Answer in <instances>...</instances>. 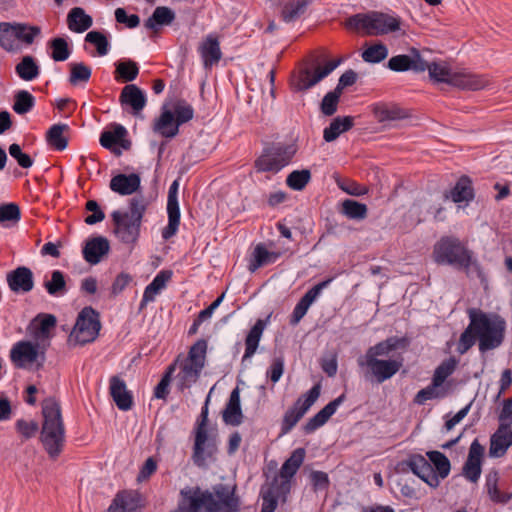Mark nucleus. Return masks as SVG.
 <instances>
[{"label": "nucleus", "mask_w": 512, "mask_h": 512, "mask_svg": "<svg viewBox=\"0 0 512 512\" xmlns=\"http://www.w3.org/2000/svg\"><path fill=\"white\" fill-rule=\"evenodd\" d=\"M69 125L64 123H58L52 125L46 132V141L49 146L57 151H63L68 146V138L63 135L66 131H69Z\"/></svg>", "instance_id": "nucleus-43"}, {"label": "nucleus", "mask_w": 512, "mask_h": 512, "mask_svg": "<svg viewBox=\"0 0 512 512\" xmlns=\"http://www.w3.org/2000/svg\"><path fill=\"white\" fill-rule=\"evenodd\" d=\"M68 67L70 71L68 81L72 86H79L90 80L92 68L84 62H71Z\"/></svg>", "instance_id": "nucleus-48"}, {"label": "nucleus", "mask_w": 512, "mask_h": 512, "mask_svg": "<svg viewBox=\"0 0 512 512\" xmlns=\"http://www.w3.org/2000/svg\"><path fill=\"white\" fill-rule=\"evenodd\" d=\"M388 53V47L382 42H377L365 48L361 57L367 63L378 64L387 58Z\"/></svg>", "instance_id": "nucleus-56"}, {"label": "nucleus", "mask_w": 512, "mask_h": 512, "mask_svg": "<svg viewBox=\"0 0 512 512\" xmlns=\"http://www.w3.org/2000/svg\"><path fill=\"white\" fill-rule=\"evenodd\" d=\"M458 360L450 357L444 360L435 370L432 381L434 386H441L444 381L455 371Z\"/></svg>", "instance_id": "nucleus-59"}, {"label": "nucleus", "mask_w": 512, "mask_h": 512, "mask_svg": "<svg viewBox=\"0 0 512 512\" xmlns=\"http://www.w3.org/2000/svg\"><path fill=\"white\" fill-rule=\"evenodd\" d=\"M127 135L128 131L123 125L113 123L109 129L102 131L99 142L103 148L110 150L116 156H120L122 154L120 148L124 150L131 149L132 142L127 139Z\"/></svg>", "instance_id": "nucleus-12"}, {"label": "nucleus", "mask_w": 512, "mask_h": 512, "mask_svg": "<svg viewBox=\"0 0 512 512\" xmlns=\"http://www.w3.org/2000/svg\"><path fill=\"white\" fill-rule=\"evenodd\" d=\"M141 506V495L137 491H119L106 512H136Z\"/></svg>", "instance_id": "nucleus-23"}, {"label": "nucleus", "mask_w": 512, "mask_h": 512, "mask_svg": "<svg viewBox=\"0 0 512 512\" xmlns=\"http://www.w3.org/2000/svg\"><path fill=\"white\" fill-rule=\"evenodd\" d=\"M222 416L226 424L238 426L242 423L243 414L240 405L239 389L237 387L231 392Z\"/></svg>", "instance_id": "nucleus-36"}, {"label": "nucleus", "mask_w": 512, "mask_h": 512, "mask_svg": "<svg viewBox=\"0 0 512 512\" xmlns=\"http://www.w3.org/2000/svg\"><path fill=\"white\" fill-rule=\"evenodd\" d=\"M268 322H255L245 339L244 358H250L257 350L261 336Z\"/></svg>", "instance_id": "nucleus-54"}, {"label": "nucleus", "mask_w": 512, "mask_h": 512, "mask_svg": "<svg viewBox=\"0 0 512 512\" xmlns=\"http://www.w3.org/2000/svg\"><path fill=\"white\" fill-rule=\"evenodd\" d=\"M35 97L27 90H19L14 94L12 109L18 115L29 113L35 106Z\"/></svg>", "instance_id": "nucleus-53"}, {"label": "nucleus", "mask_w": 512, "mask_h": 512, "mask_svg": "<svg viewBox=\"0 0 512 512\" xmlns=\"http://www.w3.org/2000/svg\"><path fill=\"white\" fill-rule=\"evenodd\" d=\"M433 260L438 265L451 266L462 271L468 278L474 275L481 284L487 282L483 268L474 252L456 236H442L433 247Z\"/></svg>", "instance_id": "nucleus-2"}, {"label": "nucleus", "mask_w": 512, "mask_h": 512, "mask_svg": "<svg viewBox=\"0 0 512 512\" xmlns=\"http://www.w3.org/2000/svg\"><path fill=\"white\" fill-rule=\"evenodd\" d=\"M313 0H288L281 11L282 20L286 23L294 22L307 11Z\"/></svg>", "instance_id": "nucleus-42"}, {"label": "nucleus", "mask_w": 512, "mask_h": 512, "mask_svg": "<svg viewBox=\"0 0 512 512\" xmlns=\"http://www.w3.org/2000/svg\"><path fill=\"white\" fill-rule=\"evenodd\" d=\"M366 364L375 376L378 383H382L394 376L402 366V361L396 359L380 360L378 358L366 359Z\"/></svg>", "instance_id": "nucleus-25"}, {"label": "nucleus", "mask_w": 512, "mask_h": 512, "mask_svg": "<svg viewBox=\"0 0 512 512\" xmlns=\"http://www.w3.org/2000/svg\"><path fill=\"white\" fill-rule=\"evenodd\" d=\"M194 117V109L185 100L175 103L173 111L166 105L161 108L160 116L155 119L153 130L165 138H174L179 133V127Z\"/></svg>", "instance_id": "nucleus-8"}, {"label": "nucleus", "mask_w": 512, "mask_h": 512, "mask_svg": "<svg viewBox=\"0 0 512 512\" xmlns=\"http://www.w3.org/2000/svg\"><path fill=\"white\" fill-rule=\"evenodd\" d=\"M409 346V340L406 337H389L384 341L370 347L366 352V359L377 358L379 356H389L391 352L406 349Z\"/></svg>", "instance_id": "nucleus-30"}, {"label": "nucleus", "mask_w": 512, "mask_h": 512, "mask_svg": "<svg viewBox=\"0 0 512 512\" xmlns=\"http://www.w3.org/2000/svg\"><path fill=\"white\" fill-rule=\"evenodd\" d=\"M41 33L40 26L21 22L16 23L15 39L26 45H32L35 39L41 36Z\"/></svg>", "instance_id": "nucleus-55"}, {"label": "nucleus", "mask_w": 512, "mask_h": 512, "mask_svg": "<svg viewBox=\"0 0 512 512\" xmlns=\"http://www.w3.org/2000/svg\"><path fill=\"white\" fill-rule=\"evenodd\" d=\"M339 212L348 219L361 221L367 217L368 207L354 199H345L341 202Z\"/></svg>", "instance_id": "nucleus-46"}, {"label": "nucleus", "mask_w": 512, "mask_h": 512, "mask_svg": "<svg viewBox=\"0 0 512 512\" xmlns=\"http://www.w3.org/2000/svg\"><path fill=\"white\" fill-rule=\"evenodd\" d=\"M305 455L306 451L302 447L295 449L291 453L280 469V477L283 479L281 482L290 484V479L297 473L305 459Z\"/></svg>", "instance_id": "nucleus-41"}, {"label": "nucleus", "mask_w": 512, "mask_h": 512, "mask_svg": "<svg viewBox=\"0 0 512 512\" xmlns=\"http://www.w3.org/2000/svg\"><path fill=\"white\" fill-rule=\"evenodd\" d=\"M312 174L309 169L293 170L286 178V185L294 191H302L311 181Z\"/></svg>", "instance_id": "nucleus-58"}, {"label": "nucleus", "mask_w": 512, "mask_h": 512, "mask_svg": "<svg viewBox=\"0 0 512 512\" xmlns=\"http://www.w3.org/2000/svg\"><path fill=\"white\" fill-rule=\"evenodd\" d=\"M101 329V322H75L68 337L73 345H85L94 341Z\"/></svg>", "instance_id": "nucleus-21"}, {"label": "nucleus", "mask_w": 512, "mask_h": 512, "mask_svg": "<svg viewBox=\"0 0 512 512\" xmlns=\"http://www.w3.org/2000/svg\"><path fill=\"white\" fill-rule=\"evenodd\" d=\"M20 206L15 202L0 204V224L3 227H11L21 220Z\"/></svg>", "instance_id": "nucleus-52"}, {"label": "nucleus", "mask_w": 512, "mask_h": 512, "mask_svg": "<svg viewBox=\"0 0 512 512\" xmlns=\"http://www.w3.org/2000/svg\"><path fill=\"white\" fill-rule=\"evenodd\" d=\"M386 66L394 72H407L411 70L420 73L426 71L427 61L423 59L417 48L412 47L409 50V54H399L391 57Z\"/></svg>", "instance_id": "nucleus-13"}, {"label": "nucleus", "mask_w": 512, "mask_h": 512, "mask_svg": "<svg viewBox=\"0 0 512 512\" xmlns=\"http://www.w3.org/2000/svg\"><path fill=\"white\" fill-rule=\"evenodd\" d=\"M289 492L290 484L287 482H279L278 478L275 477L266 490H261V512H274L278 505V498L283 497L285 501L286 495Z\"/></svg>", "instance_id": "nucleus-17"}, {"label": "nucleus", "mask_w": 512, "mask_h": 512, "mask_svg": "<svg viewBox=\"0 0 512 512\" xmlns=\"http://www.w3.org/2000/svg\"><path fill=\"white\" fill-rule=\"evenodd\" d=\"M354 126L352 116H337L323 131V138L330 143L335 141L341 133L349 131Z\"/></svg>", "instance_id": "nucleus-38"}, {"label": "nucleus", "mask_w": 512, "mask_h": 512, "mask_svg": "<svg viewBox=\"0 0 512 512\" xmlns=\"http://www.w3.org/2000/svg\"><path fill=\"white\" fill-rule=\"evenodd\" d=\"M484 487L489 499L495 504L506 505L512 498V492L502 489L497 469H491L486 474Z\"/></svg>", "instance_id": "nucleus-20"}, {"label": "nucleus", "mask_w": 512, "mask_h": 512, "mask_svg": "<svg viewBox=\"0 0 512 512\" xmlns=\"http://www.w3.org/2000/svg\"><path fill=\"white\" fill-rule=\"evenodd\" d=\"M208 402L209 396L207 397L206 403L201 410L200 419L197 422L195 430L192 460L198 467L205 466L206 459L212 457L213 454L217 451L215 438L208 436Z\"/></svg>", "instance_id": "nucleus-10"}, {"label": "nucleus", "mask_w": 512, "mask_h": 512, "mask_svg": "<svg viewBox=\"0 0 512 512\" xmlns=\"http://www.w3.org/2000/svg\"><path fill=\"white\" fill-rule=\"evenodd\" d=\"M512 446V430L507 424H499L498 429L490 438L489 455L503 457L508 448Z\"/></svg>", "instance_id": "nucleus-26"}, {"label": "nucleus", "mask_w": 512, "mask_h": 512, "mask_svg": "<svg viewBox=\"0 0 512 512\" xmlns=\"http://www.w3.org/2000/svg\"><path fill=\"white\" fill-rule=\"evenodd\" d=\"M338 187L351 196H363L368 193V187L350 179L337 180Z\"/></svg>", "instance_id": "nucleus-64"}, {"label": "nucleus", "mask_w": 512, "mask_h": 512, "mask_svg": "<svg viewBox=\"0 0 512 512\" xmlns=\"http://www.w3.org/2000/svg\"><path fill=\"white\" fill-rule=\"evenodd\" d=\"M44 287L48 294L58 296L66 292L65 275L60 270H53L51 280L44 283Z\"/></svg>", "instance_id": "nucleus-60"}, {"label": "nucleus", "mask_w": 512, "mask_h": 512, "mask_svg": "<svg viewBox=\"0 0 512 512\" xmlns=\"http://www.w3.org/2000/svg\"><path fill=\"white\" fill-rule=\"evenodd\" d=\"M15 72L20 79L24 81H32L39 76L40 67L33 56L25 55L15 66Z\"/></svg>", "instance_id": "nucleus-44"}, {"label": "nucleus", "mask_w": 512, "mask_h": 512, "mask_svg": "<svg viewBox=\"0 0 512 512\" xmlns=\"http://www.w3.org/2000/svg\"><path fill=\"white\" fill-rule=\"evenodd\" d=\"M487 81L480 75L472 73H457L454 76L453 86L462 90L476 91L486 87Z\"/></svg>", "instance_id": "nucleus-45"}, {"label": "nucleus", "mask_w": 512, "mask_h": 512, "mask_svg": "<svg viewBox=\"0 0 512 512\" xmlns=\"http://www.w3.org/2000/svg\"><path fill=\"white\" fill-rule=\"evenodd\" d=\"M51 50L50 57L55 62H64L71 55V48L66 37H54L48 42Z\"/></svg>", "instance_id": "nucleus-49"}, {"label": "nucleus", "mask_w": 512, "mask_h": 512, "mask_svg": "<svg viewBox=\"0 0 512 512\" xmlns=\"http://www.w3.org/2000/svg\"><path fill=\"white\" fill-rule=\"evenodd\" d=\"M478 324H491V322H469L468 327L460 335L457 351L465 354L478 340Z\"/></svg>", "instance_id": "nucleus-51"}, {"label": "nucleus", "mask_w": 512, "mask_h": 512, "mask_svg": "<svg viewBox=\"0 0 512 512\" xmlns=\"http://www.w3.org/2000/svg\"><path fill=\"white\" fill-rule=\"evenodd\" d=\"M446 198L451 197L455 203L470 202L474 199L475 193L472 180L467 175H462L456 182L455 186L450 190L449 195L445 194Z\"/></svg>", "instance_id": "nucleus-34"}, {"label": "nucleus", "mask_w": 512, "mask_h": 512, "mask_svg": "<svg viewBox=\"0 0 512 512\" xmlns=\"http://www.w3.org/2000/svg\"><path fill=\"white\" fill-rule=\"evenodd\" d=\"M85 42L95 46L99 56L107 55L111 48L108 36L103 31H89L85 36Z\"/></svg>", "instance_id": "nucleus-57"}, {"label": "nucleus", "mask_w": 512, "mask_h": 512, "mask_svg": "<svg viewBox=\"0 0 512 512\" xmlns=\"http://www.w3.org/2000/svg\"><path fill=\"white\" fill-rule=\"evenodd\" d=\"M109 188L121 196H128L138 192L141 188V177L138 173H119L113 176Z\"/></svg>", "instance_id": "nucleus-19"}, {"label": "nucleus", "mask_w": 512, "mask_h": 512, "mask_svg": "<svg viewBox=\"0 0 512 512\" xmlns=\"http://www.w3.org/2000/svg\"><path fill=\"white\" fill-rule=\"evenodd\" d=\"M429 77L433 83H445L453 86L454 76L456 72H452L447 66L438 64L436 62H427V68Z\"/></svg>", "instance_id": "nucleus-47"}, {"label": "nucleus", "mask_w": 512, "mask_h": 512, "mask_svg": "<svg viewBox=\"0 0 512 512\" xmlns=\"http://www.w3.org/2000/svg\"><path fill=\"white\" fill-rule=\"evenodd\" d=\"M119 100L122 105L131 107L134 116L139 115L147 103L145 93L135 84L126 85L121 91Z\"/></svg>", "instance_id": "nucleus-28"}, {"label": "nucleus", "mask_w": 512, "mask_h": 512, "mask_svg": "<svg viewBox=\"0 0 512 512\" xmlns=\"http://www.w3.org/2000/svg\"><path fill=\"white\" fill-rule=\"evenodd\" d=\"M42 425L39 440L50 459L56 460L66 443V429L60 402L47 397L41 402Z\"/></svg>", "instance_id": "nucleus-3"}, {"label": "nucleus", "mask_w": 512, "mask_h": 512, "mask_svg": "<svg viewBox=\"0 0 512 512\" xmlns=\"http://www.w3.org/2000/svg\"><path fill=\"white\" fill-rule=\"evenodd\" d=\"M37 357V346L28 341L16 343L10 351L11 361L16 368H25L26 364L35 362Z\"/></svg>", "instance_id": "nucleus-29"}, {"label": "nucleus", "mask_w": 512, "mask_h": 512, "mask_svg": "<svg viewBox=\"0 0 512 512\" xmlns=\"http://www.w3.org/2000/svg\"><path fill=\"white\" fill-rule=\"evenodd\" d=\"M330 279L319 282L310 288L296 304L290 320H301L307 313L309 307L320 295L321 291L328 285Z\"/></svg>", "instance_id": "nucleus-32"}, {"label": "nucleus", "mask_w": 512, "mask_h": 512, "mask_svg": "<svg viewBox=\"0 0 512 512\" xmlns=\"http://www.w3.org/2000/svg\"><path fill=\"white\" fill-rule=\"evenodd\" d=\"M109 240L101 235L88 238L82 246V256L90 265L99 264L110 252Z\"/></svg>", "instance_id": "nucleus-16"}, {"label": "nucleus", "mask_w": 512, "mask_h": 512, "mask_svg": "<svg viewBox=\"0 0 512 512\" xmlns=\"http://www.w3.org/2000/svg\"><path fill=\"white\" fill-rule=\"evenodd\" d=\"M400 18L389 14L371 11L368 13H357L346 20L348 29L363 30L366 35L378 36L400 30Z\"/></svg>", "instance_id": "nucleus-6"}, {"label": "nucleus", "mask_w": 512, "mask_h": 512, "mask_svg": "<svg viewBox=\"0 0 512 512\" xmlns=\"http://www.w3.org/2000/svg\"><path fill=\"white\" fill-rule=\"evenodd\" d=\"M199 52L205 68H210L214 64H217L222 56L218 39L211 35L202 42L199 47Z\"/></svg>", "instance_id": "nucleus-35"}, {"label": "nucleus", "mask_w": 512, "mask_h": 512, "mask_svg": "<svg viewBox=\"0 0 512 512\" xmlns=\"http://www.w3.org/2000/svg\"><path fill=\"white\" fill-rule=\"evenodd\" d=\"M505 323L491 322V324H478V346L481 353L496 349L503 343Z\"/></svg>", "instance_id": "nucleus-15"}, {"label": "nucleus", "mask_w": 512, "mask_h": 512, "mask_svg": "<svg viewBox=\"0 0 512 512\" xmlns=\"http://www.w3.org/2000/svg\"><path fill=\"white\" fill-rule=\"evenodd\" d=\"M93 24V19L82 7L72 8L67 15L68 28L75 33L87 31Z\"/></svg>", "instance_id": "nucleus-39"}, {"label": "nucleus", "mask_w": 512, "mask_h": 512, "mask_svg": "<svg viewBox=\"0 0 512 512\" xmlns=\"http://www.w3.org/2000/svg\"><path fill=\"white\" fill-rule=\"evenodd\" d=\"M16 23L0 22V46L9 52L14 50Z\"/></svg>", "instance_id": "nucleus-61"}, {"label": "nucleus", "mask_w": 512, "mask_h": 512, "mask_svg": "<svg viewBox=\"0 0 512 512\" xmlns=\"http://www.w3.org/2000/svg\"><path fill=\"white\" fill-rule=\"evenodd\" d=\"M175 363L168 366L165 374L162 376L159 383L156 385L154 389V396L157 399L165 400L169 394V384L171 381V377L173 372L175 371Z\"/></svg>", "instance_id": "nucleus-62"}, {"label": "nucleus", "mask_w": 512, "mask_h": 512, "mask_svg": "<svg viewBox=\"0 0 512 512\" xmlns=\"http://www.w3.org/2000/svg\"><path fill=\"white\" fill-rule=\"evenodd\" d=\"M10 290L14 293H28L34 288V275L30 268L19 266L7 273L6 277Z\"/></svg>", "instance_id": "nucleus-18"}, {"label": "nucleus", "mask_w": 512, "mask_h": 512, "mask_svg": "<svg viewBox=\"0 0 512 512\" xmlns=\"http://www.w3.org/2000/svg\"><path fill=\"white\" fill-rule=\"evenodd\" d=\"M426 456L428 459L421 454H410L402 462V465L407 466L429 487L436 489L440 485V480L448 477L451 463L448 457L440 451H428Z\"/></svg>", "instance_id": "nucleus-4"}, {"label": "nucleus", "mask_w": 512, "mask_h": 512, "mask_svg": "<svg viewBox=\"0 0 512 512\" xmlns=\"http://www.w3.org/2000/svg\"><path fill=\"white\" fill-rule=\"evenodd\" d=\"M297 145L294 143L272 142L266 145L260 156L254 161V168L258 173H278L289 165L297 153Z\"/></svg>", "instance_id": "nucleus-7"}, {"label": "nucleus", "mask_w": 512, "mask_h": 512, "mask_svg": "<svg viewBox=\"0 0 512 512\" xmlns=\"http://www.w3.org/2000/svg\"><path fill=\"white\" fill-rule=\"evenodd\" d=\"M343 57L330 60L324 66L312 68L308 60L302 61V67L292 72L289 80L290 88L294 93L306 92L323 79L328 77L339 65L344 62Z\"/></svg>", "instance_id": "nucleus-9"}, {"label": "nucleus", "mask_w": 512, "mask_h": 512, "mask_svg": "<svg viewBox=\"0 0 512 512\" xmlns=\"http://www.w3.org/2000/svg\"><path fill=\"white\" fill-rule=\"evenodd\" d=\"M346 400L345 393L330 401L318 413L310 418L303 426L305 434H311L321 426H323L329 418L336 412L337 408Z\"/></svg>", "instance_id": "nucleus-22"}, {"label": "nucleus", "mask_w": 512, "mask_h": 512, "mask_svg": "<svg viewBox=\"0 0 512 512\" xmlns=\"http://www.w3.org/2000/svg\"><path fill=\"white\" fill-rule=\"evenodd\" d=\"M148 203L140 197L129 200V211L115 210L111 213L114 225V233L124 244H134L140 237L142 220L147 210Z\"/></svg>", "instance_id": "nucleus-5"}, {"label": "nucleus", "mask_w": 512, "mask_h": 512, "mask_svg": "<svg viewBox=\"0 0 512 512\" xmlns=\"http://www.w3.org/2000/svg\"><path fill=\"white\" fill-rule=\"evenodd\" d=\"M372 112L374 117L380 123L399 121L410 116L409 110L404 109L395 103H376L372 107Z\"/></svg>", "instance_id": "nucleus-27"}, {"label": "nucleus", "mask_w": 512, "mask_h": 512, "mask_svg": "<svg viewBox=\"0 0 512 512\" xmlns=\"http://www.w3.org/2000/svg\"><path fill=\"white\" fill-rule=\"evenodd\" d=\"M281 256L280 251H269L263 243H259L253 250L248 270L253 273L263 266L275 263Z\"/></svg>", "instance_id": "nucleus-31"}, {"label": "nucleus", "mask_w": 512, "mask_h": 512, "mask_svg": "<svg viewBox=\"0 0 512 512\" xmlns=\"http://www.w3.org/2000/svg\"><path fill=\"white\" fill-rule=\"evenodd\" d=\"M173 271L169 269L161 270L153 280L146 286L140 303L142 308L146 303L154 301L157 294L166 287L167 282L172 278Z\"/></svg>", "instance_id": "nucleus-33"}, {"label": "nucleus", "mask_w": 512, "mask_h": 512, "mask_svg": "<svg viewBox=\"0 0 512 512\" xmlns=\"http://www.w3.org/2000/svg\"><path fill=\"white\" fill-rule=\"evenodd\" d=\"M56 324L57 322H30L27 332L38 343H44L52 337Z\"/></svg>", "instance_id": "nucleus-50"}, {"label": "nucleus", "mask_w": 512, "mask_h": 512, "mask_svg": "<svg viewBox=\"0 0 512 512\" xmlns=\"http://www.w3.org/2000/svg\"><path fill=\"white\" fill-rule=\"evenodd\" d=\"M109 392L116 406L122 411H128L133 406V396L127 390L126 383L118 375H114L109 381Z\"/></svg>", "instance_id": "nucleus-24"}, {"label": "nucleus", "mask_w": 512, "mask_h": 512, "mask_svg": "<svg viewBox=\"0 0 512 512\" xmlns=\"http://www.w3.org/2000/svg\"><path fill=\"white\" fill-rule=\"evenodd\" d=\"M321 393V385L315 384L309 391L301 395L284 414L281 423V434L289 433L300 421L310 407L317 401Z\"/></svg>", "instance_id": "nucleus-11"}, {"label": "nucleus", "mask_w": 512, "mask_h": 512, "mask_svg": "<svg viewBox=\"0 0 512 512\" xmlns=\"http://www.w3.org/2000/svg\"><path fill=\"white\" fill-rule=\"evenodd\" d=\"M240 508L237 485L218 483L205 490L199 486L181 489L177 508L171 512H239Z\"/></svg>", "instance_id": "nucleus-1"}, {"label": "nucleus", "mask_w": 512, "mask_h": 512, "mask_svg": "<svg viewBox=\"0 0 512 512\" xmlns=\"http://www.w3.org/2000/svg\"><path fill=\"white\" fill-rule=\"evenodd\" d=\"M178 190H179V180L176 179L172 182L168 190L167 197V215H168V224L162 230V238L164 240H169L173 236H175L178 232L180 225V207L178 202Z\"/></svg>", "instance_id": "nucleus-14"}, {"label": "nucleus", "mask_w": 512, "mask_h": 512, "mask_svg": "<svg viewBox=\"0 0 512 512\" xmlns=\"http://www.w3.org/2000/svg\"><path fill=\"white\" fill-rule=\"evenodd\" d=\"M85 209L91 212V214L84 219L87 225H95L105 219V213L96 200H88L85 204Z\"/></svg>", "instance_id": "nucleus-63"}, {"label": "nucleus", "mask_w": 512, "mask_h": 512, "mask_svg": "<svg viewBox=\"0 0 512 512\" xmlns=\"http://www.w3.org/2000/svg\"><path fill=\"white\" fill-rule=\"evenodd\" d=\"M175 19V12L166 6H158L144 22L145 28L157 32L163 26L170 25Z\"/></svg>", "instance_id": "nucleus-37"}, {"label": "nucleus", "mask_w": 512, "mask_h": 512, "mask_svg": "<svg viewBox=\"0 0 512 512\" xmlns=\"http://www.w3.org/2000/svg\"><path fill=\"white\" fill-rule=\"evenodd\" d=\"M114 78L120 83L134 81L139 74V65L132 59H120L114 63Z\"/></svg>", "instance_id": "nucleus-40"}]
</instances>
